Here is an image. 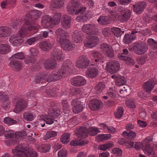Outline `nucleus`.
Listing matches in <instances>:
<instances>
[{
  "label": "nucleus",
  "mask_w": 157,
  "mask_h": 157,
  "mask_svg": "<svg viewBox=\"0 0 157 157\" xmlns=\"http://www.w3.org/2000/svg\"><path fill=\"white\" fill-rule=\"evenodd\" d=\"M56 34L57 36V40L61 45L62 48L65 50H70L75 46L72 44L69 40V35L68 33L62 28L58 29Z\"/></svg>",
  "instance_id": "nucleus-1"
},
{
  "label": "nucleus",
  "mask_w": 157,
  "mask_h": 157,
  "mask_svg": "<svg viewBox=\"0 0 157 157\" xmlns=\"http://www.w3.org/2000/svg\"><path fill=\"white\" fill-rule=\"evenodd\" d=\"M65 74L61 68L59 71H53L48 77L47 75H44L36 76L35 82L36 83H39L41 82L42 84L47 81L51 82L57 80L62 78Z\"/></svg>",
  "instance_id": "nucleus-2"
},
{
  "label": "nucleus",
  "mask_w": 157,
  "mask_h": 157,
  "mask_svg": "<svg viewBox=\"0 0 157 157\" xmlns=\"http://www.w3.org/2000/svg\"><path fill=\"white\" fill-rule=\"evenodd\" d=\"M12 153L17 157H37L36 152L33 150L19 145L12 149Z\"/></svg>",
  "instance_id": "nucleus-3"
},
{
  "label": "nucleus",
  "mask_w": 157,
  "mask_h": 157,
  "mask_svg": "<svg viewBox=\"0 0 157 157\" xmlns=\"http://www.w3.org/2000/svg\"><path fill=\"white\" fill-rule=\"evenodd\" d=\"M80 5L78 0H71L66 7L67 11L72 15L78 14L80 13H82L86 10V8L83 6L78 9Z\"/></svg>",
  "instance_id": "nucleus-4"
},
{
  "label": "nucleus",
  "mask_w": 157,
  "mask_h": 157,
  "mask_svg": "<svg viewBox=\"0 0 157 157\" xmlns=\"http://www.w3.org/2000/svg\"><path fill=\"white\" fill-rule=\"evenodd\" d=\"M39 28V26L37 25L32 26L30 25L29 21H26L25 24H24L21 29L19 31L18 35L21 38L25 37L28 35L27 30L31 31L33 30L37 29Z\"/></svg>",
  "instance_id": "nucleus-5"
},
{
  "label": "nucleus",
  "mask_w": 157,
  "mask_h": 157,
  "mask_svg": "<svg viewBox=\"0 0 157 157\" xmlns=\"http://www.w3.org/2000/svg\"><path fill=\"white\" fill-rule=\"evenodd\" d=\"M26 15L29 18L26 21H29L30 25L34 26L36 25L34 23L40 17L41 13L37 10H33L29 12Z\"/></svg>",
  "instance_id": "nucleus-6"
},
{
  "label": "nucleus",
  "mask_w": 157,
  "mask_h": 157,
  "mask_svg": "<svg viewBox=\"0 0 157 157\" xmlns=\"http://www.w3.org/2000/svg\"><path fill=\"white\" fill-rule=\"evenodd\" d=\"M101 131L99 128L96 127H92L89 128L87 132L86 128H84L80 132L81 136L82 138H85L87 136L88 133L90 135L94 136L98 133L101 132Z\"/></svg>",
  "instance_id": "nucleus-7"
},
{
  "label": "nucleus",
  "mask_w": 157,
  "mask_h": 157,
  "mask_svg": "<svg viewBox=\"0 0 157 157\" xmlns=\"http://www.w3.org/2000/svg\"><path fill=\"white\" fill-rule=\"evenodd\" d=\"M134 52L138 55L144 54L148 50V47L142 42L134 43Z\"/></svg>",
  "instance_id": "nucleus-8"
},
{
  "label": "nucleus",
  "mask_w": 157,
  "mask_h": 157,
  "mask_svg": "<svg viewBox=\"0 0 157 157\" xmlns=\"http://www.w3.org/2000/svg\"><path fill=\"white\" fill-rule=\"evenodd\" d=\"M119 67V63L116 60L109 61L106 63V70L111 74L115 73Z\"/></svg>",
  "instance_id": "nucleus-9"
},
{
  "label": "nucleus",
  "mask_w": 157,
  "mask_h": 157,
  "mask_svg": "<svg viewBox=\"0 0 157 157\" xmlns=\"http://www.w3.org/2000/svg\"><path fill=\"white\" fill-rule=\"evenodd\" d=\"M118 12H112L111 15L115 19H118L122 22H124L126 20L127 17V11L124 9L119 10Z\"/></svg>",
  "instance_id": "nucleus-10"
},
{
  "label": "nucleus",
  "mask_w": 157,
  "mask_h": 157,
  "mask_svg": "<svg viewBox=\"0 0 157 157\" xmlns=\"http://www.w3.org/2000/svg\"><path fill=\"white\" fill-rule=\"evenodd\" d=\"M90 58L92 59L90 60V62L93 63V64H96L97 63L103 61H102L104 59L103 56L98 51H94L90 54Z\"/></svg>",
  "instance_id": "nucleus-11"
},
{
  "label": "nucleus",
  "mask_w": 157,
  "mask_h": 157,
  "mask_svg": "<svg viewBox=\"0 0 157 157\" xmlns=\"http://www.w3.org/2000/svg\"><path fill=\"white\" fill-rule=\"evenodd\" d=\"M61 68L65 74L72 73L75 70L74 63L69 60L64 62Z\"/></svg>",
  "instance_id": "nucleus-12"
},
{
  "label": "nucleus",
  "mask_w": 157,
  "mask_h": 157,
  "mask_svg": "<svg viewBox=\"0 0 157 157\" xmlns=\"http://www.w3.org/2000/svg\"><path fill=\"white\" fill-rule=\"evenodd\" d=\"M90 60H88L85 56H80L76 63V66L78 68L85 69L88 67Z\"/></svg>",
  "instance_id": "nucleus-13"
},
{
  "label": "nucleus",
  "mask_w": 157,
  "mask_h": 157,
  "mask_svg": "<svg viewBox=\"0 0 157 157\" xmlns=\"http://www.w3.org/2000/svg\"><path fill=\"white\" fill-rule=\"evenodd\" d=\"M71 105L73 106V110L75 113H78L82 111L84 106L78 99L73 100L71 103Z\"/></svg>",
  "instance_id": "nucleus-14"
},
{
  "label": "nucleus",
  "mask_w": 157,
  "mask_h": 157,
  "mask_svg": "<svg viewBox=\"0 0 157 157\" xmlns=\"http://www.w3.org/2000/svg\"><path fill=\"white\" fill-rule=\"evenodd\" d=\"M86 81L83 77L78 76L73 77L71 79V84L75 86H80L84 85Z\"/></svg>",
  "instance_id": "nucleus-15"
},
{
  "label": "nucleus",
  "mask_w": 157,
  "mask_h": 157,
  "mask_svg": "<svg viewBox=\"0 0 157 157\" xmlns=\"http://www.w3.org/2000/svg\"><path fill=\"white\" fill-rule=\"evenodd\" d=\"M101 49L103 52L108 57L114 56V52L112 47L108 44H103L101 46Z\"/></svg>",
  "instance_id": "nucleus-16"
},
{
  "label": "nucleus",
  "mask_w": 157,
  "mask_h": 157,
  "mask_svg": "<svg viewBox=\"0 0 157 157\" xmlns=\"http://www.w3.org/2000/svg\"><path fill=\"white\" fill-rule=\"evenodd\" d=\"M52 22V17L51 16L48 15H45L42 18L41 25L44 28H52L53 26V24Z\"/></svg>",
  "instance_id": "nucleus-17"
},
{
  "label": "nucleus",
  "mask_w": 157,
  "mask_h": 157,
  "mask_svg": "<svg viewBox=\"0 0 157 157\" xmlns=\"http://www.w3.org/2000/svg\"><path fill=\"white\" fill-rule=\"evenodd\" d=\"M98 41L99 40L97 37L95 36H92L90 39L86 40L84 41V45L87 48H93L97 44Z\"/></svg>",
  "instance_id": "nucleus-18"
},
{
  "label": "nucleus",
  "mask_w": 157,
  "mask_h": 157,
  "mask_svg": "<svg viewBox=\"0 0 157 157\" xmlns=\"http://www.w3.org/2000/svg\"><path fill=\"white\" fill-rule=\"evenodd\" d=\"M27 107L26 102L23 99H19L16 102L15 108L14 109V112L17 113H19Z\"/></svg>",
  "instance_id": "nucleus-19"
},
{
  "label": "nucleus",
  "mask_w": 157,
  "mask_h": 157,
  "mask_svg": "<svg viewBox=\"0 0 157 157\" xmlns=\"http://www.w3.org/2000/svg\"><path fill=\"white\" fill-rule=\"evenodd\" d=\"M82 30L83 32L86 34L94 35L96 33V27L92 25L85 24L82 26Z\"/></svg>",
  "instance_id": "nucleus-20"
},
{
  "label": "nucleus",
  "mask_w": 157,
  "mask_h": 157,
  "mask_svg": "<svg viewBox=\"0 0 157 157\" xmlns=\"http://www.w3.org/2000/svg\"><path fill=\"white\" fill-rule=\"evenodd\" d=\"M71 19L70 17L63 15L61 21L62 26L64 29H69L71 25Z\"/></svg>",
  "instance_id": "nucleus-21"
},
{
  "label": "nucleus",
  "mask_w": 157,
  "mask_h": 157,
  "mask_svg": "<svg viewBox=\"0 0 157 157\" xmlns=\"http://www.w3.org/2000/svg\"><path fill=\"white\" fill-rule=\"evenodd\" d=\"M146 5V3L145 2H141L134 5H133V11L136 13L140 14L145 8Z\"/></svg>",
  "instance_id": "nucleus-22"
},
{
  "label": "nucleus",
  "mask_w": 157,
  "mask_h": 157,
  "mask_svg": "<svg viewBox=\"0 0 157 157\" xmlns=\"http://www.w3.org/2000/svg\"><path fill=\"white\" fill-rule=\"evenodd\" d=\"M51 57L55 59V60L63 59V53L62 51L58 48L55 49L52 52Z\"/></svg>",
  "instance_id": "nucleus-23"
},
{
  "label": "nucleus",
  "mask_w": 157,
  "mask_h": 157,
  "mask_svg": "<svg viewBox=\"0 0 157 157\" xmlns=\"http://www.w3.org/2000/svg\"><path fill=\"white\" fill-rule=\"evenodd\" d=\"M12 33L11 29L7 26L0 27V37H6L10 35Z\"/></svg>",
  "instance_id": "nucleus-24"
},
{
  "label": "nucleus",
  "mask_w": 157,
  "mask_h": 157,
  "mask_svg": "<svg viewBox=\"0 0 157 157\" xmlns=\"http://www.w3.org/2000/svg\"><path fill=\"white\" fill-rule=\"evenodd\" d=\"M65 0H52L50 5L51 8L60 9L65 4Z\"/></svg>",
  "instance_id": "nucleus-25"
},
{
  "label": "nucleus",
  "mask_w": 157,
  "mask_h": 157,
  "mask_svg": "<svg viewBox=\"0 0 157 157\" xmlns=\"http://www.w3.org/2000/svg\"><path fill=\"white\" fill-rule=\"evenodd\" d=\"M154 85V80L152 79H150L144 84L143 87L145 91L148 93L152 90Z\"/></svg>",
  "instance_id": "nucleus-26"
},
{
  "label": "nucleus",
  "mask_w": 157,
  "mask_h": 157,
  "mask_svg": "<svg viewBox=\"0 0 157 157\" xmlns=\"http://www.w3.org/2000/svg\"><path fill=\"white\" fill-rule=\"evenodd\" d=\"M55 60L52 58L46 60L44 63V67L47 69L55 68L57 67V65Z\"/></svg>",
  "instance_id": "nucleus-27"
},
{
  "label": "nucleus",
  "mask_w": 157,
  "mask_h": 157,
  "mask_svg": "<svg viewBox=\"0 0 157 157\" xmlns=\"http://www.w3.org/2000/svg\"><path fill=\"white\" fill-rule=\"evenodd\" d=\"M9 67H13L16 71L21 70L22 68V66L20 61L14 60L11 61L8 64Z\"/></svg>",
  "instance_id": "nucleus-28"
},
{
  "label": "nucleus",
  "mask_w": 157,
  "mask_h": 157,
  "mask_svg": "<svg viewBox=\"0 0 157 157\" xmlns=\"http://www.w3.org/2000/svg\"><path fill=\"white\" fill-rule=\"evenodd\" d=\"M99 73L97 68L92 67L88 69L86 72V75L90 78H92L96 77Z\"/></svg>",
  "instance_id": "nucleus-29"
},
{
  "label": "nucleus",
  "mask_w": 157,
  "mask_h": 157,
  "mask_svg": "<svg viewBox=\"0 0 157 157\" xmlns=\"http://www.w3.org/2000/svg\"><path fill=\"white\" fill-rule=\"evenodd\" d=\"M21 38L17 35H13L11 36L9 39L10 43L13 46H17L19 45Z\"/></svg>",
  "instance_id": "nucleus-30"
},
{
  "label": "nucleus",
  "mask_w": 157,
  "mask_h": 157,
  "mask_svg": "<svg viewBox=\"0 0 157 157\" xmlns=\"http://www.w3.org/2000/svg\"><path fill=\"white\" fill-rule=\"evenodd\" d=\"M101 104L102 103L101 101L95 99L89 104V107L91 110H96L100 108Z\"/></svg>",
  "instance_id": "nucleus-31"
},
{
  "label": "nucleus",
  "mask_w": 157,
  "mask_h": 157,
  "mask_svg": "<svg viewBox=\"0 0 157 157\" xmlns=\"http://www.w3.org/2000/svg\"><path fill=\"white\" fill-rule=\"evenodd\" d=\"M39 46L42 50L47 51H49L52 47V44L48 41H43L39 44Z\"/></svg>",
  "instance_id": "nucleus-32"
},
{
  "label": "nucleus",
  "mask_w": 157,
  "mask_h": 157,
  "mask_svg": "<svg viewBox=\"0 0 157 157\" xmlns=\"http://www.w3.org/2000/svg\"><path fill=\"white\" fill-rule=\"evenodd\" d=\"M82 33L78 30L75 31L73 33L72 36L73 39L76 43H80L82 40V36H81Z\"/></svg>",
  "instance_id": "nucleus-33"
},
{
  "label": "nucleus",
  "mask_w": 157,
  "mask_h": 157,
  "mask_svg": "<svg viewBox=\"0 0 157 157\" xmlns=\"http://www.w3.org/2000/svg\"><path fill=\"white\" fill-rule=\"evenodd\" d=\"M88 142L86 140L74 139L71 141L70 144L72 146H81L87 144Z\"/></svg>",
  "instance_id": "nucleus-34"
},
{
  "label": "nucleus",
  "mask_w": 157,
  "mask_h": 157,
  "mask_svg": "<svg viewBox=\"0 0 157 157\" xmlns=\"http://www.w3.org/2000/svg\"><path fill=\"white\" fill-rule=\"evenodd\" d=\"M51 145L49 144H42L39 145L37 147L38 151L42 152H46L48 151L51 148Z\"/></svg>",
  "instance_id": "nucleus-35"
},
{
  "label": "nucleus",
  "mask_w": 157,
  "mask_h": 157,
  "mask_svg": "<svg viewBox=\"0 0 157 157\" xmlns=\"http://www.w3.org/2000/svg\"><path fill=\"white\" fill-rule=\"evenodd\" d=\"M62 112L59 108L56 109H50L49 110V115L52 117H55L59 116Z\"/></svg>",
  "instance_id": "nucleus-36"
},
{
  "label": "nucleus",
  "mask_w": 157,
  "mask_h": 157,
  "mask_svg": "<svg viewBox=\"0 0 157 157\" xmlns=\"http://www.w3.org/2000/svg\"><path fill=\"white\" fill-rule=\"evenodd\" d=\"M10 47L7 44H0V54H6L10 51Z\"/></svg>",
  "instance_id": "nucleus-37"
},
{
  "label": "nucleus",
  "mask_w": 157,
  "mask_h": 157,
  "mask_svg": "<svg viewBox=\"0 0 157 157\" xmlns=\"http://www.w3.org/2000/svg\"><path fill=\"white\" fill-rule=\"evenodd\" d=\"M136 133L133 131H129L128 132V145H131L133 143V140L136 137Z\"/></svg>",
  "instance_id": "nucleus-38"
},
{
  "label": "nucleus",
  "mask_w": 157,
  "mask_h": 157,
  "mask_svg": "<svg viewBox=\"0 0 157 157\" xmlns=\"http://www.w3.org/2000/svg\"><path fill=\"white\" fill-rule=\"evenodd\" d=\"M41 117L43 118V119L46 124L49 125L52 124L54 122L55 120L54 117H52L49 114L48 116L46 115H42Z\"/></svg>",
  "instance_id": "nucleus-39"
},
{
  "label": "nucleus",
  "mask_w": 157,
  "mask_h": 157,
  "mask_svg": "<svg viewBox=\"0 0 157 157\" xmlns=\"http://www.w3.org/2000/svg\"><path fill=\"white\" fill-rule=\"evenodd\" d=\"M62 105L64 113H68L70 110V105L67 101L66 99H63L62 101Z\"/></svg>",
  "instance_id": "nucleus-40"
},
{
  "label": "nucleus",
  "mask_w": 157,
  "mask_h": 157,
  "mask_svg": "<svg viewBox=\"0 0 157 157\" xmlns=\"http://www.w3.org/2000/svg\"><path fill=\"white\" fill-rule=\"evenodd\" d=\"M114 144L111 143H109L104 144H101L98 147V149L101 151H105L113 147Z\"/></svg>",
  "instance_id": "nucleus-41"
},
{
  "label": "nucleus",
  "mask_w": 157,
  "mask_h": 157,
  "mask_svg": "<svg viewBox=\"0 0 157 157\" xmlns=\"http://www.w3.org/2000/svg\"><path fill=\"white\" fill-rule=\"evenodd\" d=\"M61 14L60 13H57L54 14L53 18H52V21L54 25L59 24L60 20Z\"/></svg>",
  "instance_id": "nucleus-42"
},
{
  "label": "nucleus",
  "mask_w": 157,
  "mask_h": 157,
  "mask_svg": "<svg viewBox=\"0 0 157 157\" xmlns=\"http://www.w3.org/2000/svg\"><path fill=\"white\" fill-rule=\"evenodd\" d=\"M42 39L41 35H39L37 36L28 39L26 41V43L29 45H32L36 41Z\"/></svg>",
  "instance_id": "nucleus-43"
},
{
  "label": "nucleus",
  "mask_w": 157,
  "mask_h": 157,
  "mask_svg": "<svg viewBox=\"0 0 157 157\" xmlns=\"http://www.w3.org/2000/svg\"><path fill=\"white\" fill-rule=\"evenodd\" d=\"M116 84L118 86L124 85L126 82L125 78L123 76H118L116 78Z\"/></svg>",
  "instance_id": "nucleus-44"
},
{
  "label": "nucleus",
  "mask_w": 157,
  "mask_h": 157,
  "mask_svg": "<svg viewBox=\"0 0 157 157\" xmlns=\"http://www.w3.org/2000/svg\"><path fill=\"white\" fill-rule=\"evenodd\" d=\"M98 22L100 24L106 25L109 23V19L107 17L101 16L98 19Z\"/></svg>",
  "instance_id": "nucleus-45"
},
{
  "label": "nucleus",
  "mask_w": 157,
  "mask_h": 157,
  "mask_svg": "<svg viewBox=\"0 0 157 157\" xmlns=\"http://www.w3.org/2000/svg\"><path fill=\"white\" fill-rule=\"evenodd\" d=\"M57 132L53 130L48 132L44 137L43 139L47 140L51 138L55 137L57 135Z\"/></svg>",
  "instance_id": "nucleus-46"
},
{
  "label": "nucleus",
  "mask_w": 157,
  "mask_h": 157,
  "mask_svg": "<svg viewBox=\"0 0 157 157\" xmlns=\"http://www.w3.org/2000/svg\"><path fill=\"white\" fill-rule=\"evenodd\" d=\"M123 52V53L118 54V58L120 60L126 61L128 59V50L124 49Z\"/></svg>",
  "instance_id": "nucleus-47"
},
{
  "label": "nucleus",
  "mask_w": 157,
  "mask_h": 157,
  "mask_svg": "<svg viewBox=\"0 0 157 157\" xmlns=\"http://www.w3.org/2000/svg\"><path fill=\"white\" fill-rule=\"evenodd\" d=\"M70 136L68 133L63 134L60 138L61 141L64 144H67L70 141Z\"/></svg>",
  "instance_id": "nucleus-48"
},
{
  "label": "nucleus",
  "mask_w": 157,
  "mask_h": 157,
  "mask_svg": "<svg viewBox=\"0 0 157 157\" xmlns=\"http://www.w3.org/2000/svg\"><path fill=\"white\" fill-rule=\"evenodd\" d=\"M23 118L26 121H33L35 115L31 113H25L23 114Z\"/></svg>",
  "instance_id": "nucleus-49"
},
{
  "label": "nucleus",
  "mask_w": 157,
  "mask_h": 157,
  "mask_svg": "<svg viewBox=\"0 0 157 157\" xmlns=\"http://www.w3.org/2000/svg\"><path fill=\"white\" fill-rule=\"evenodd\" d=\"M147 44L153 49H157V42L152 38H149L147 40Z\"/></svg>",
  "instance_id": "nucleus-50"
},
{
  "label": "nucleus",
  "mask_w": 157,
  "mask_h": 157,
  "mask_svg": "<svg viewBox=\"0 0 157 157\" xmlns=\"http://www.w3.org/2000/svg\"><path fill=\"white\" fill-rule=\"evenodd\" d=\"M143 150L147 155H150L153 152V148L151 146H144Z\"/></svg>",
  "instance_id": "nucleus-51"
},
{
  "label": "nucleus",
  "mask_w": 157,
  "mask_h": 157,
  "mask_svg": "<svg viewBox=\"0 0 157 157\" xmlns=\"http://www.w3.org/2000/svg\"><path fill=\"white\" fill-rule=\"evenodd\" d=\"M124 110V109L123 108L119 107L114 113L115 116L117 118L121 117L123 115Z\"/></svg>",
  "instance_id": "nucleus-52"
},
{
  "label": "nucleus",
  "mask_w": 157,
  "mask_h": 157,
  "mask_svg": "<svg viewBox=\"0 0 157 157\" xmlns=\"http://www.w3.org/2000/svg\"><path fill=\"white\" fill-rule=\"evenodd\" d=\"M98 138L101 141L107 140L112 137V135L110 134H99L98 136Z\"/></svg>",
  "instance_id": "nucleus-53"
},
{
  "label": "nucleus",
  "mask_w": 157,
  "mask_h": 157,
  "mask_svg": "<svg viewBox=\"0 0 157 157\" xmlns=\"http://www.w3.org/2000/svg\"><path fill=\"white\" fill-rule=\"evenodd\" d=\"M134 142L132 144V146L131 145L132 144L128 145V147H130L134 148L137 150H139L141 148H143H143L144 146L143 145V143L142 144L140 142H136L134 145Z\"/></svg>",
  "instance_id": "nucleus-54"
},
{
  "label": "nucleus",
  "mask_w": 157,
  "mask_h": 157,
  "mask_svg": "<svg viewBox=\"0 0 157 157\" xmlns=\"http://www.w3.org/2000/svg\"><path fill=\"white\" fill-rule=\"evenodd\" d=\"M56 90L53 87H51L50 89H48L46 91V93L50 97L54 96L57 94Z\"/></svg>",
  "instance_id": "nucleus-55"
},
{
  "label": "nucleus",
  "mask_w": 157,
  "mask_h": 157,
  "mask_svg": "<svg viewBox=\"0 0 157 157\" xmlns=\"http://www.w3.org/2000/svg\"><path fill=\"white\" fill-rule=\"evenodd\" d=\"M25 57L24 54L22 52H19L13 55L10 58L22 59Z\"/></svg>",
  "instance_id": "nucleus-56"
},
{
  "label": "nucleus",
  "mask_w": 157,
  "mask_h": 157,
  "mask_svg": "<svg viewBox=\"0 0 157 157\" xmlns=\"http://www.w3.org/2000/svg\"><path fill=\"white\" fill-rule=\"evenodd\" d=\"M104 84L102 82H100L95 86V89L97 93H99L103 90L105 87Z\"/></svg>",
  "instance_id": "nucleus-57"
},
{
  "label": "nucleus",
  "mask_w": 157,
  "mask_h": 157,
  "mask_svg": "<svg viewBox=\"0 0 157 157\" xmlns=\"http://www.w3.org/2000/svg\"><path fill=\"white\" fill-rule=\"evenodd\" d=\"M137 33V32L135 29L133 31H132L131 34H128V44L131 43L136 38V35L135 33Z\"/></svg>",
  "instance_id": "nucleus-58"
},
{
  "label": "nucleus",
  "mask_w": 157,
  "mask_h": 157,
  "mask_svg": "<svg viewBox=\"0 0 157 157\" xmlns=\"http://www.w3.org/2000/svg\"><path fill=\"white\" fill-rule=\"evenodd\" d=\"M112 33V32L117 37H118L120 35L121 32L120 28L117 27H113L111 28Z\"/></svg>",
  "instance_id": "nucleus-59"
},
{
  "label": "nucleus",
  "mask_w": 157,
  "mask_h": 157,
  "mask_svg": "<svg viewBox=\"0 0 157 157\" xmlns=\"http://www.w3.org/2000/svg\"><path fill=\"white\" fill-rule=\"evenodd\" d=\"M152 141V140L151 137H147L143 141V145L144 146H151L150 144Z\"/></svg>",
  "instance_id": "nucleus-60"
},
{
  "label": "nucleus",
  "mask_w": 157,
  "mask_h": 157,
  "mask_svg": "<svg viewBox=\"0 0 157 157\" xmlns=\"http://www.w3.org/2000/svg\"><path fill=\"white\" fill-rule=\"evenodd\" d=\"M112 33L111 28L110 29L108 28H104L102 30V33L103 35L105 36H108Z\"/></svg>",
  "instance_id": "nucleus-61"
},
{
  "label": "nucleus",
  "mask_w": 157,
  "mask_h": 157,
  "mask_svg": "<svg viewBox=\"0 0 157 157\" xmlns=\"http://www.w3.org/2000/svg\"><path fill=\"white\" fill-rule=\"evenodd\" d=\"M4 121L6 124L10 125L15 124L16 122L15 120L9 117L5 118L4 119Z\"/></svg>",
  "instance_id": "nucleus-62"
},
{
  "label": "nucleus",
  "mask_w": 157,
  "mask_h": 157,
  "mask_svg": "<svg viewBox=\"0 0 157 157\" xmlns=\"http://www.w3.org/2000/svg\"><path fill=\"white\" fill-rule=\"evenodd\" d=\"M136 105L134 98H131L128 100V107L134 109L136 108Z\"/></svg>",
  "instance_id": "nucleus-63"
},
{
  "label": "nucleus",
  "mask_w": 157,
  "mask_h": 157,
  "mask_svg": "<svg viewBox=\"0 0 157 157\" xmlns=\"http://www.w3.org/2000/svg\"><path fill=\"white\" fill-rule=\"evenodd\" d=\"M67 154V151L64 149H63L60 150L58 153L59 157H66Z\"/></svg>",
  "instance_id": "nucleus-64"
}]
</instances>
